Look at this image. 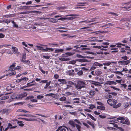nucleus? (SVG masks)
Segmentation results:
<instances>
[{"label": "nucleus", "instance_id": "1", "mask_svg": "<svg viewBox=\"0 0 131 131\" xmlns=\"http://www.w3.org/2000/svg\"><path fill=\"white\" fill-rule=\"evenodd\" d=\"M107 102L109 105L113 106L114 108H115L119 107L121 105V103H118L116 105L117 102V101L114 99H110L107 100Z\"/></svg>", "mask_w": 131, "mask_h": 131}, {"label": "nucleus", "instance_id": "2", "mask_svg": "<svg viewBox=\"0 0 131 131\" xmlns=\"http://www.w3.org/2000/svg\"><path fill=\"white\" fill-rule=\"evenodd\" d=\"M85 82L82 81H79L77 84H75V86L77 89H80L82 88L85 87Z\"/></svg>", "mask_w": 131, "mask_h": 131}, {"label": "nucleus", "instance_id": "3", "mask_svg": "<svg viewBox=\"0 0 131 131\" xmlns=\"http://www.w3.org/2000/svg\"><path fill=\"white\" fill-rule=\"evenodd\" d=\"M10 93H6L5 94H0V100H5L8 99L9 98V96L8 95Z\"/></svg>", "mask_w": 131, "mask_h": 131}, {"label": "nucleus", "instance_id": "4", "mask_svg": "<svg viewBox=\"0 0 131 131\" xmlns=\"http://www.w3.org/2000/svg\"><path fill=\"white\" fill-rule=\"evenodd\" d=\"M68 130V128L64 126L59 127L56 131H67Z\"/></svg>", "mask_w": 131, "mask_h": 131}, {"label": "nucleus", "instance_id": "5", "mask_svg": "<svg viewBox=\"0 0 131 131\" xmlns=\"http://www.w3.org/2000/svg\"><path fill=\"white\" fill-rule=\"evenodd\" d=\"M26 54H24L22 56V58L21 59V61L23 62H25L27 63H29L30 62V61L29 60H26Z\"/></svg>", "mask_w": 131, "mask_h": 131}, {"label": "nucleus", "instance_id": "6", "mask_svg": "<svg viewBox=\"0 0 131 131\" xmlns=\"http://www.w3.org/2000/svg\"><path fill=\"white\" fill-rule=\"evenodd\" d=\"M15 64L16 63H13L10 66L8 71L9 72H10V71H13L16 70V68H15Z\"/></svg>", "mask_w": 131, "mask_h": 131}, {"label": "nucleus", "instance_id": "7", "mask_svg": "<svg viewBox=\"0 0 131 131\" xmlns=\"http://www.w3.org/2000/svg\"><path fill=\"white\" fill-rule=\"evenodd\" d=\"M9 96H10L11 98L13 99H19V95H16L15 93H13V94H12L11 95H9Z\"/></svg>", "mask_w": 131, "mask_h": 131}, {"label": "nucleus", "instance_id": "8", "mask_svg": "<svg viewBox=\"0 0 131 131\" xmlns=\"http://www.w3.org/2000/svg\"><path fill=\"white\" fill-rule=\"evenodd\" d=\"M12 51L14 54L19 55L20 54V53L18 51V49L17 48L15 47H12Z\"/></svg>", "mask_w": 131, "mask_h": 131}, {"label": "nucleus", "instance_id": "9", "mask_svg": "<svg viewBox=\"0 0 131 131\" xmlns=\"http://www.w3.org/2000/svg\"><path fill=\"white\" fill-rule=\"evenodd\" d=\"M116 83L114 81H106L104 84V85H116Z\"/></svg>", "mask_w": 131, "mask_h": 131}, {"label": "nucleus", "instance_id": "10", "mask_svg": "<svg viewBox=\"0 0 131 131\" xmlns=\"http://www.w3.org/2000/svg\"><path fill=\"white\" fill-rule=\"evenodd\" d=\"M119 62L120 64L123 65H126L129 64L130 62L129 60H127V61L123 60L120 61Z\"/></svg>", "mask_w": 131, "mask_h": 131}, {"label": "nucleus", "instance_id": "11", "mask_svg": "<svg viewBox=\"0 0 131 131\" xmlns=\"http://www.w3.org/2000/svg\"><path fill=\"white\" fill-rule=\"evenodd\" d=\"M27 93H22L21 94H19V96L20 98L19 99H21L22 98L24 97L27 96Z\"/></svg>", "mask_w": 131, "mask_h": 131}, {"label": "nucleus", "instance_id": "12", "mask_svg": "<svg viewBox=\"0 0 131 131\" xmlns=\"http://www.w3.org/2000/svg\"><path fill=\"white\" fill-rule=\"evenodd\" d=\"M60 60L63 61H68L70 60V59L69 58H64L62 57H61V58H59Z\"/></svg>", "mask_w": 131, "mask_h": 131}, {"label": "nucleus", "instance_id": "13", "mask_svg": "<svg viewBox=\"0 0 131 131\" xmlns=\"http://www.w3.org/2000/svg\"><path fill=\"white\" fill-rule=\"evenodd\" d=\"M29 6H21L19 7V9L23 10L29 9L28 7H29Z\"/></svg>", "mask_w": 131, "mask_h": 131}, {"label": "nucleus", "instance_id": "14", "mask_svg": "<svg viewBox=\"0 0 131 131\" xmlns=\"http://www.w3.org/2000/svg\"><path fill=\"white\" fill-rule=\"evenodd\" d=\"M8 111V109H5L1 110L0 111V112L2 114H4L7 113Z\"/></svg>", "mask_w": 131, "mask_h": 131}, {"label": "nucleus", "instance_id": "15", "mask_svg": "<svg viewBox=\"0 0 131 131\" xmlns=\"http://www.w3.org/2000/svg\"><path fill=\"white\" fill-rule=\"evenodd\" d=\"M88 27H85L83 28H82L78 30V31L79 32L83 31H89L90 30L89 29H86V30H83L82 29H84L86 28H88Z\"/></svg>", "mask_w": 131, "mask_h": 131}, {"label": "nucleus", "instance_id": "16", "mask_svg": "<svg viewBox=\"0 0 131 131\" xmlns=\"http://www.w3.org/2000/svg\"><path fill=\"white\" fill-rule=\"evenodd\" d=\"M15 16L14 14H11L9 15H5L3 16V17L7 18H10L11 17H14Z\"/></svg>", "mask_w": 131, "mask_h": 131}, {"label": "nucleus", "instance_id": "17", "mask_svg": "<svg viewBox=\"0 0 131 131\" xmlns=\"http://www.w3.org/2000/svg\"><path fill=\"white\" fill-rule=\"evenodd\" d=\"M58 19H56L52 18L50 19V20H49V21L53 23H56L58 22Z\"/></svg>", "mask_w": 131, "mask_h": 131}, {"label": "nucleus", "instance_id": "18", "mask_svg": "<svg viewBox=\"0 0 131 131\" xmlns=\"http://www.w3.org/2000/svg\"><path fill=\"white\" fill-rule=\"evenodd\" d=\"M69 124L72 127H74L76 126V124L73 121H70L69 122Z\"/></svg>", "mask_w": 131, "mask_h": 131}, {"label": "nucleus", "instance_id": "19", "mask_svg": "<svg viewBox=\"0 0 131 131\" xmlns=\"http://www.w3.org/2000/svg\"><path fill=\"white\" fill-rule=\"evenodd\" d=\"M79 16V15L76 14H71L69 15H67L66 16V17L68 16H71L72 18H74V19H75L76 17Z\"/></svg>", "mask_w": 131, "mask_h": 131}, {"label": "nucleus", "instance_id": "20", "mask_svg": "<svg viewBox=\"0 0 131 131\" xmlns=\"http://www.w3.org/2000/svg\"><path fill=\"white\" fill-rule=\"evenodd\" d=\"M95 73L97 76H99L102 74V71L101 70H97L95 71Z\"/></svg>", "mask_w": 131, "mask_h": 131}, {"label": "nucleus", "instance_id": "21", "mask_svg": "<svg viewBox=\"0 0 131 131\" xmlns=\"http://www.w3.org/2000/svg\"><path fill=\"white\" fill-rule=\"evenodd\" d=\"M10 22H11L13 24V27H15L17 28L18 27V25L16 24L15 22L13 20H11Z\"/></svg>", "mask_w": 131, "mask_h": 131}, {"label": "nucleus", "instance_id": "22", "mask_svg": "<svg viewBox=\"0 0 131 131\" xmlns=\"http://www.w3.org/2000/svg\"><path fill=\"white\" fill-rule=\"evenodd\" d=\"M58 81L61 82L62 84H66L67 83V81L64 79H58Z\"/></svg>", "mask_w": 131, "mask_h": 131}, {"label": "nucleus", "instance_id": "23", "mask_svg": "<svg viewBox=\"0 0 131 131\" xmlns=\"http://www.w3.org/2000/svg\"><path fill=\"white\" fill-rule=\"evenodd\" d=\"M76 61H79L80 62H89L90 61L86 59H78L76 60Z\"/></svg>", "mask_w": 131, "mask_h": 131}, {"label": "nucleus", "instance_id": "24", "mask_svg": "<svg viewBox=\"0 0 131 131\" xmlns=\"http://www.w3.org/2000/svg\"><path fill=\"white\" fill-rule=\"evenodd\" d=\"M93 65L95 66H99L100 68H101L102 67V66H103V64H101L98 62H94Z\"/></svg>", "mask_w": 131, "mask_h": 131}, {"label": "nucleus", "instance_id": "25", "mask_svg": "<svg viewBox=\"0 0 131 131\" xmlns=\"http://www.w3.org/2000/svg\"><path fill=\"white\" fill-rule=\"evenodd\" d=\"M74 101L73 102L74 103H80V99L79 98H76L73 99Z\"/></svg>", "mask_w": 131, "mask_h": 131}, {"label": "nucleus", "instance_id": "26", "mask_svg": "<svg viewBox=\"0 0 131 131\" xmlns=\"http://www.w3.org/2000/svg\"><path fill=\"white\" fill-rule=\"evenodd\" d=\"M104 81V79L101 78H100L98 79L97 81L96 82L102 84L101 82H102Z\"/></svg>", "mask_w": 131, "mask_h": 131}, {"label": "nucleus", "instance_id": "27", "mask_svg": "<svg viewBox=\"0 0 131 131\" xmlns=\"http://www.w3.org/2000/svg\"><path fill=\"white\" fill-rule=\"evenodd\" d=\"M123 124H126L128 125H129L130 124V122L128 119L127 118L125 120V121H124V122L123 123Z\"/></svg>", "mask_w": 131, "mask_h": 131}, {"label": "nucleus", "instance_id": "28", "mask_svg": "<svg viewBox=\"0 0 131 131\" xmlns=\"http://www.w3.org/2000/svg\"><path fill=\"white\" fill-rule=\"evenodd\" d=\"M111 63H116L115 62H108L107 63H103V65H104V66H109L110 64H111Z\"/></svg>", "mask_w": 131, "mask_h": 131}, {"label": "nucleus", "instance_id": "29", "mask_svg": "<svg viewBox=\"0 0 131 131\" xmlns=\"http://www.w3.org/2000/svg\"><path fill=\"white\" fill-rule=\"evenodd\" d=\"M64 50L62 49H57L55 50V53H58L59 52H62Z\"/></svg>", "mask_w": 131, "mask_h": 131}, {"label": "nucleus", "instance_id": "30", "mask_svg": "<svg viewBox=\"0 0 131 131\" xmlns=\"http://www.w3.org/2000/svg\"><path fill=\"white\" fill-rule=\"evenodd\" d=\"M95 92L94 91L91 90L90 91L89 94L91 96H93L95 93Z\"/></svg>", "mask_w": 131, "mask_h": 131}, {"label": "nucleus", "instance_id": "31", "mask_svg": "<svg viewBox=\"0 0 131 131\" xmlns=\"http://www.w3.org/2000/svg\"><path fill=\"white\" fill-rule=\"evenodd\" d=\"M16 71H14L13 72H12L11 73H9L8 74H7L6 75V76H8L9 75L10 76H11L12 75H14L16 74Z\"/></svg>", "mask_w": 131, "mask_h": 131}, {"label": "nucleus", "instance_id": "32", "mask_svg": "<svg viewBox=\"0 0 131 131\" xmlns=\"http://www.w3.org/2000/svg\"><path fill=\"white\" fill-rule=\"evenodd\" d=\"M97 108L98 109L101 110H104L105 109V107L103 106H98L97 107Z\"/></svg>", "mask_w": 131, "mask_h": 131}, {"label": "nucleus", "instance_id": "33", "mask_svg": "<svg viewBox=\"0 0 131 131\" xmlns=\"http://www.w3.org/2000/svg\"><path fill=\"white\" fill-rule=\"evenodd\" d=\"M87 115L88 116H89L94 121H96V119H95L94 117L91 114L89 113Z\"/></svg>", "mask_w": 131, "mask_h": 131}, {"label": "nucleus", "instance_id": "34", "mask_svg": "<svg viewBox=\"0 0 131 131\" xmlns=\"http://www.w3.org/2000/svg\"><path fill=\"white\" fill-rule=\"evenodd\" d=\"M66 99V98L64 96L62 97L60 99V100L62 101H65Z\"/></svg>", "mask_w": 131, "mask_h": 131}, {"label": "nucleus", "instance_id": "35", "mask_svg": "<svg viewBox=\"0 0 131 131\" xmlns=\"http://www.w3.org/2000/svg\"><path fill=\"white\" fill-rule=\"evenodd\" d=\"M22 123V122L21 121H18L17 123L19 126H23L24 125V124Z\"/></svg>", "mask_w": 131, "mask_h": 131}, {"label": "nucleus", "instance_id": "36", "mask_svg": "<svg viewBox=\"0 0 131 131\" xmlns=\"http://www.w3.org/2000/svg\"><path fill=\"white\" fill-rule=\"evenodd\" d=\"M31 83H28L27 84V87H28L31 86H33L35 85L34 84H30Z\"/></svg>", "mask_w": 131, "mask_h": 131}, {"label": "nucleus", "instance_id": "37", "mask_svg": "<svg viewBox=\"0 0 131 131\" xmlns=\"http://www.w3.org/2000/svg\"><path fill=\"white\" fill-rule=\"evenodd\" d=\"M77 73L79 75H81L83 74V72L82 70H80L77 72Z\"/></svg>", "mask_w": 131, "mask_h": 131}, {"label": "nucleus", "instance_id": "38", "mask_svg": "<svg viewBox=\"0 0 131 131\" xmlns=\"http://www.w3.org/2000/svg\"><path fill=\"white\" fill-rule=\"evenodd\" d=\"M116 44L117 45V47H118V48L121 47V45H122V46H124L125 45L124 44H122L121 43H116Z\"/></svg>", "mask_w": 131, "mask_h": 131}, {"label": "nucleus", "instance_id": "39", "mask_svg": "<svg viewBox=\"0 0 131 131\" xmlns=\"http://www.w3.org/2000/svg\"><path fill=\"white\" fill-rule=\"evenodd\" d=\"M36 47L38 48L37 49V50H43V47H41L37 45L36 46Z\"/></svg>", "mask_w": 131, "mask_h": 131}, {"label": "nucleus", "instance_id": "40", "mask_svg": "<svg viewBox=\"0 0 131 131\" xmlns=\"http://www.w3.org/2000/svg\"><path fill=\"white\" fill-rule=\"evenodd\" d=\"M112 97V96L109 94H107L105 96V98L106 99L111 98Z\"/></svg>", "mask_w": 131, "mask_h": 131}, {"label": "nucleus", "instance_id": "41", "mask_svg": "<svg viewBox=\"0 0 131 131\" xmlns=\"http://www.w3.org/2000/svg\"><path fill=\"white\" fill-rule=\"evenodd\" d=\"M76 60H73L71 61H70L69 62V63L72 64H75L76 62Z\"/></svg>", "mask_w": 131, "mask_h": 131}, {"label": "nucleus", "instance_id": "42", "mask_svg": "<svg viewBox=\"0 0 131 131\" xmlns=\"http://www.w3.org/2000/svg\"><path fill=\"white\" fill-rule=\"evenodd\" d=\"M43 97V96L40 95H38L37 96V98L39 100L41 99Z\"/></svg>", "mask_w": 131, "mask_h": 131}, {"label": "nucleus", "instance_id": "43", "mask_svg": "<svg viewBox=\"0 0 131 131\" xmlns=\"http://www.w3.org/2000/svg\"><path fill=\"white\" fill-rule=\"evenodd\" d=\"M11 20H5L4 21H2V22H5V23H7V24H8V23H10V22Z\"/></svg>", "mask_w": 131, "mask_h": 131}, {"label": "nucleus", "instance_id": "44", "mask_svg": "<svg viewBox=\"0 0 131 131\" xmlns=\"http://www.w3.org/2000/svg\"><path fill=\"white\" fill-rule=\"evenodd\" d=\"M118 121L117 119H113L110 121V122H112V123H117L118 122Z\"/></svg>", "mask_w": 131, "mask_h": 131}, {"label": "nucleus", "instance_id": "45", "mask_svg": "<svg viewBox=\"0 0 131 131\" xmlns=\"http://www.w3.org/2000/svg\"><path fill=\"white\" fill-rule=\"evenodd\" d=\"M87 123L88 124L91 126L93 128H94L95 126L93 124H92V123L89 121Z\"/></svg>", "mask_w": 131, "mask_h": 131}, {"label": "nucleus", "instance_id": "46", "mask_svg": "<svg viewBox=\"0 0 131 131\" xmlns=\"http://www.w3.org/2000/svg\"><path fill=\"white\" fill-rule=\"evenodd\" d=\"M68 83L70 85H74L75 84H74V83L71 81H68Z\"/></svg>", "mask_w": 131, "mask_h": 131}, {"label": "nucleus", "instance_id": "47", "mask_svg": "<svg viewBox=\"0 0 131 131\" xmlns=\"http://www.w3.org/2000/svg\"><path fill=\"white\" fill-rule=\"evenodd\" d=\"M11 85L9 86H7V88H6V90L7 91H9L10 90L12 89L11 88H10V87H11Z\"/></svg>", "mask_w": 131, "mask_h": 131}, {"label": "nucleus", "instance_id": "48", "mask_svg": "<svg viewBox=\"0 0 131 131\" xmlns=\"http://www.w3.org/2000/svg\"><path fill=\"white\" fill-rule=\"evenodd\" d=\"M65 54H66L68 56H70L73 55V54L71 52H67L65 53Z\"/></svg>", "mask_w": 131, "mask_h": 131}, {"label": "nucleus", "instance_id": "49", "mask_svg": "<svg viewBox=\"0 0 131 131\" xmlns=\"http://www.w3.org/2000/svg\"><path fill=\"white\" fill-rule=\"evenodd\" d=\"M76 126L78 131H80L81 126L80 125L77 124H76Z\"/></svg>", "mask_w": 131, "mask_h": 131}, {"label": "nucleus", "instance_id": "50", "mask_svg": "<svg viewBox=\"0 0 131 131\" xmlns=\"http://www.w3.org/2000/svg\"><path fill=\"white\" fill-rule=\"evenodd\" d=\"M117 119L121 121H124L125 120V118L123 117H119L117 118Z\"/></svg>", "mask_w": 131, "mask_h": 131}, {"label": "nucleus", "instance_id": "51", "mask_svg": "<svg viewBox=\"0 0 131 131\" xmlns=\"http://www.w3.org/2000/svg\"><path fill=\"white\" fill-rule=\"evenodd\" d=\"M94 21V20H91V21H86V20H84V21H81L79 23H83V22H85L86 23H91V22H93Z\"/></svg>", "mask_w": 131, "mask_h": 131}, {"label": "nucleus", "instance_id": "52", "mask_svg": "<svg viewBox=\"0 0 131 131\" xmlns=\"http://www.w3.org/2000/svg\"><path fill=\"white\" fill-rule=\"evenodd\" d=\"M58 20H67V18H62L61 17L60 18L58 19Z\"/></svg>", "mask_w": 131, "mask_h": 131}, {"label": "nucleus", "instance_id": "53", "mask_svg": "<svg viewBox=\"0 0 131 131\" xmlns=\"http://www.w3.org/2000/svg\"><path fill=\"white\" fill-rule=\"evenodd\" d=\"M48 82L47 80H42L40 82V83H47Z\"/></svg>", "mask_w": 131, "mask_h": 131}, {"label": "nucleus", "instance_id": "54", "mask_svg": "<svg viewBox=\"0 0 131 131\" xmlns=\"http://www.w3.org/2000/svg\"><path fill=\"white\" fill-rule=\"evenodd\" d=\"M23 116H26V117H33V116H33L32 115H29V114H25V115H22Z\"/></svg>", "mask_w": 131, "mask_h": 131}, {"label": "nucleus", "instance_id": "55", "mask_svg": "<svg viewBox=\"0 0 131 131\" xmlns=\"http://www.w3.org/2000/svg\"><path fill=\"white\" fill-rule=\"evenodd\" d=\"M95 107V106L94 105H93L91 104L90 105V107H89V108L90 109H93Z\"/></svg>", "mask_w": 131, "mask_h": 131}, {"label": "nucleus", "instance_id": "56", "mask_svg": "<svg viewBox=\"0 0 131 131\" xmlns=\"http://www.w3.org/2000/svg\"><path fill=\"white\" fill-rule=\"evenodd\" d=\"M74 18H72V17H69L67 18V20L68 19L70 20H72L74 19Z\"/></svg>", "mask_w": 131, "mask_h": 131}, {"label": "nucleus", "instance_id": "57", "mask_svg": "<svg viewBox=\"0 0 131 131\" xmlns=\"http://www.w3.org/2000/svg\"><path fill=\"white\" fill-rule=\"evenodd\" d=\"M57 14V13L56 12H54L52 13L51 14H50L49 15V16H52L53 15H54Z\"/></svg>", "mask_w": 131, "mask_h": 131}, {"label": "nucleus", "instance_id": "58", "mask_svg": "<svg viewBox=\"0 0 131 131\" xmlns=\"http://www.w3.org/2000/svg\"><path fill=\"white\" fill-rule=\"evenodd\" d=\"M24 119L26 121H33V120L32 119H28L27 118H24Z\"/></svg>", "mask_w": 131, "mask_h": 131}, {"label": "nucleus", "instance_id": "59", "mask_svg": "<svg viewBox=\"0 0 131 131\" xmlns=\"http://www.w3.org/2000/svg\"><path fill=\"white\" fill-rule=\"evenodd\" d=\"M22 81V78L20 79H19L16 80V82L17 83H19Z\"/></svg>", "mask_w": 131, "mask_h": 131}, {"label": "nucleus", "instance_id": "60", "mask_svg": "<svg viewBox=\"0 0 131 131\" xmlns=\"http://www.w3.org/2000/svg\"><path fill=\"white\" fill-rule=\"evenodd\" d=\"M5 37V35L2 34L0 33V38H3Z\"/></svg>", "mask_w": 131, "mask_h": 131}, {"label": "nucleus", "instance_id": "61", "mask_svg": "<svg viewBox=\"0 0 131 131\" xmlns=\"http://www.w3.org/2000/svg\"><path fill=\"white\" fill-rule=\"evenodd\" d=\"M121 58L123 59L124 60H126L127 59V57L126 56L122 57Z\"/></svg>", "mask_w": 131, "mask_h": 131}, {"label": "nucleus", "instance_id": "62", "mask_svg": "<svg viewBox=\"0 0 131 131\" xmlns=\"http://www.w3.org/2000/svg\"><path fill=\"white\" fill-rule=\"evenodd\" d=\"M30 100L31 101L33 102H37V100L36 99H31Z\"/></svg>", "mask_w": 131, "mask_h": 131}, {"label": "nucleus", "instance_id": "63", "mask_svg": "<svg viewBox=\"0 0 131 131\" xmlns=\"http://www.w3.org/2000/svg\"><path fill=\"white\" fill-rule=\"evenodd\" d=\"M100 117L102 118H104L106 117V116L104 115H100L99 116Z\"/></svg>", "mask_w": 131, "mask_h": 131}, {"label": "nucleus", "instance_id": "64", "mask_svg": "<svg viewBox=\"0 0 131 131\" xmlns=\"http://www.w3.org/2000/svg\"><path fill=\"white\" fill-rule=\"evenodd\" d=\"M69 113L71 114V115H75L76 114V113L75 112H69Z\"/></svg>", "mask_w": 131, "mask_h": 131}]
</instances>
